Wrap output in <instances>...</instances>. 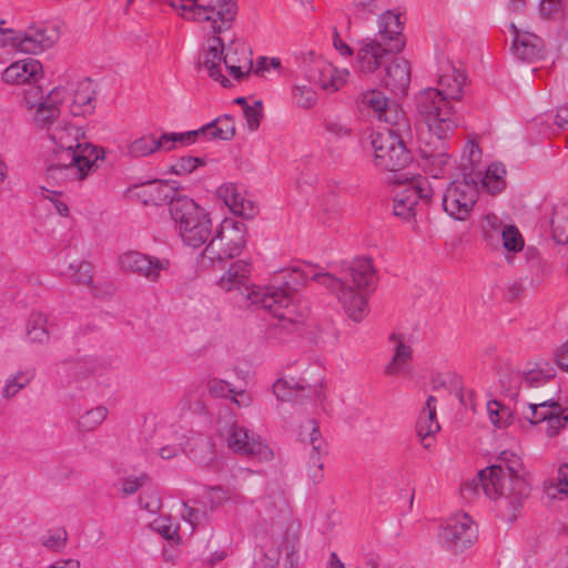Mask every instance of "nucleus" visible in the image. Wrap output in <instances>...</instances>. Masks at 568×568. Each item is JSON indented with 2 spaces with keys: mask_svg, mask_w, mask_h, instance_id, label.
Returning a JSON list of instances; mask_svg holds the SVG:
<instances>
[{
  "mask_svg": "<svg viewBox=\"0 0 568 568\" xmlns=\"http://www.w3.org/2000/svg\"><path fill=\"white\" fill-rule=\"evenodd\" d=\"M45 99L43 98V91L39 85H30L23 92V103L24 105L32 110L38 109L44 104Z\"/></svg>",
  "mask_w": 568,
  "mask_h": 568,
  "instance_id": "obj_64",
  "label": "nucleus"
},
{
  "mask_svg": "<svg viewBox=\"0 0 568 568\" xmlns=\"http://www.w3.org/2000/svg\"><path fill=\"white\" fill-rule=\"evenodd\" d=\"M479 489L497 503L508 520H515L530 494V483L520 456L503 450L496 464L480 470L476 478L464 485L463 494H477Z\"/></svg>",
  "mask_w": 568,
  "mask_h": 568,
  "instance_id": "obj_3",
  "label": "nucleus"
},
{
  "mask_svg": "<svg viewBox=\"0 0 568 568\" xmlns=\"http://www.w3.org/2000/svg\"><path fill=\"white\" fill-rule=\"evenodd\" d=\"M52 323L50 318L41 312H33L29 316L26 325V335L30 343L47 344L52 334Z\"/></svg>",
  "mask_w": 568,
  "mask_h": 568,
  "instance_id": "obj_32",
  "label": "nucleus"
},
{
  "mask_svg": "<svg viewBox=\"0 0 568 568\" xmlns=\"http://www.w3.org/2000/svg\"><path fill=\"white\" fill-rule=\"evenodd\" d=\"M7 53L17 50L28 54H39L53 47L59 39V30L55 26L45 22L30 24L24 31L12 29Z\"/></svg>",
  "mask_w": 568,
  "mask_h": 568,
  "instance_id": "obj_12",
  "label": "nucleus"
},
{
  "mask_svg": "<svg viewBox=\"0 0 568 568\" xmlns=\"http://www.w3.org/2000/svg\"><path fill=\"white\" fill-rule=\"evenodd\" d=\"M390 101L377 90H369L362 93L359 98V104L363 109H367L368 113L377 118L381 112L385 111V108Z\"/></svg>",
  "mask_w": 568,
  "mask_h": 568,
  "instance_id": "obj_44",
  "label": "nucleus"
},
{
  "mask_svg": "<svg viewBox=\"0 0 568 568\" xmlns=\"http://www.w3.org/2000/svg\"><path fill=\"white\" fill-rule=\"evenodd\" d=\"M399 53L381 40L367 37L358 41L355 68L362 74H373L385 67L390 57Z\"/></svg>",
  "mask_w": 568,
  "mask_h": 568,
  "instance_id": "obj_17",
  "label": "nucleus"
},
{
  "mask_svg": "<svg viewBox=\"0 0 568 568\" xmlns=\"http://www.w3.org/2000/svg\"><path fill=\"white\" fill-rule=\"evenodd\" d=\"M205 141H230L235 135V121L232 115L224 114L201 126Z\"/></svg>",
  "mask_w": 568,
  "mask_h": 568,
  "instance_id": "obj_34",
  "label": "nucleus"
},
{
  "mask_svg": "<svg viewBox=\"0 0 568 568\" xmlns=\"http://www.w3.org/2000/svg\"><path fill=\"white\" fill-rule=\"evenodd\" d=\"M481 161V149L474 141H468L460 156L459 169L462 176L474 178L478 172Z\"/></svg>",
  "mask_w": 568,
  "mask_h": 568,
  "instance_id": "obj_39",
  "label": "nucleus"
},
{
  "mask_svg": "<svg viewBox=\"0 0 568 568\" xmlns=\"http://www.w3.org/2000/svg\"><path fill=\"white\" fill-rule=\"evenodd\" d=\"M106 364L104 358L97 355H84L70 364V371L75 379H84L101 372Z\"/></svg>",
  "mask_w": 568,
  "mask_h": 568,
  "instance_id": "obj_35",
  "label": "nucleus"
},
{
  "mask_svg": "<svg viewBox=\"0 0 568 568\" xmlns=\"http://www.w3.org/2000/svg\"><path fill=\"white\" fill-rule=\"evenodd\" d=\"M292 97L294 103L302 109H310L317 102V94L310 85H294Z\"/></svg>",
  "mask_w": 568,
  "mask_h": 568,
  "instance_id": "obj_52",
  "label": "nucleus"
},
{
  "mask_svg": "<svg viewBox=\"0 0 568 568\" xmlns=\"http://www.w3.org/2000/svg\"><path fill=\"white\" fill-rule=\"evenodd\" d=\"M550 223L555 241L559 244L568 243V207L565 205L555 207Z\"/></svg>",
  "mask_w": 568,
  "mask_h": 568,
  "instance_id": "obj_43",
  "label": "nucleus"
},
{
  "mask_svg": "<svg viewBox=\"0 0 568 568\" xmlns=\"http://www.w3.org/2000/svg\"><path fill=\"white\" fill-rule=\"evenodd\" d=\"M423 171L434 179L445 178L456 169V160H454L446 151L445 144L442 142V150L433 152L428 149H420Z\"/></svg>",
  "mask_w": 568,
  "mask_h": 568,
  "instance_id": "obj_25",
  "label": "nucleus"
},
{
  "mask_svg": "<svg viewBox=\"0 0 568 568\" xmlns=\"http://www.w3.org/2000/svg\"><path fill=\"white\" fill-rule=\"evenodd\" d=\"M305 389L303 379L278 378L273 384V393L280 400H293L297 398L298 392Z\"/></svg>",
  "mask_w": 568,
  "mask_h": 568,
  "instance_id": "obj_42",
  "label": "nucleus"
},
{
  "mask_svg": "<svg viewBox=\"0 0 568 568\" xmlns=\"http://www.w3.org/2000/svg\"><path fill=\"white\" fill-rule=\"evenodd\" d=\"M523 415L532 425L546 422V433L549 437L556 436L568 424V406L554 399L538 404L529 403Z\"/></svg>",
  "mask_w": 568,
  "mask_h": 568,
  "instance_id": "obj_16",
  "label": "nucleus"
},
{
  "mask_svg": "<svg viewBox=\"0 0 568 568\" xmlns=\"http://www.w3.org/2000/svg\"><path fill=\"white\" fill-rule=\"evenodd\" d=\"M265 515L270 520L285 521L290 517V501L283 491H275L262 500Z\"/></svg>",
  "mask_w": 568,
  "mask_h": 568,
  "instance_id": "obj_36",
  "label": "nucleus"
},
{
  "mask_svg": "<svg viewBox=\"0 0 568 568\" xmlns=\"http://www.w3.org/2000/svg\"><path fill=\"white\" fill-rule=\"evenodd\" d=\"M193 458L201 465H209L214 460V452L211 443L206 439H200L192 450Z\"/></svg>",
  "mask_w": 568,
  "mask_h": 568,
  "instance_id": "obj_62",
  "label": "nucleus"
},
{
  "mask_svg": "<svg viewBox=\"0 0 568 568\" xmlns=\"http://www.w3.org/2000/svg\"><path fill=\"white\" fill-rule=\"evenodd\" d=\"M67 98V90L64 88H54L45 98L44 104L38 108L33 115V121L38 126L53 128L54 121L60 115L59 104Z\"/></svg>",
  "mask_w": 568,
  "mask_h": 568,
  "instance_id": "obj_27",
  "label": "nucleus"
},
{
  "mask_svg": "<svg viewBox=\"0 0 568 568\" xmlns=\"http://www.w3.org/2000/svg\"><path fill=\"white\" fill-rule=\"evenodd\" d=\"M415 111L417 119L439 141L448 139L460 123V119L452 105V100L442 95L434 88H426L416 93Z\"/></svg>",
  "mask_w": 568,
  "mask_h": 568,
  "instance_id": "obj_7",
  "label": "nucleus"
},
{
  "mask_svg": "<svg viewBox=\"0 0 568 568\" xmlns=\"http://www.w3.org/2000/svg\"><path fill=\"white\" fill-rule=\"evenodd\" d=\"M250 275V265L244 261H236L234 262L230 268L223 274V276L219 281V285L221 288L225 291H232V290H240V295L242 303L244 305H248L246 298L243 296V292L247 286H244L245 281L247 280ZM254 285H251L250 287H253Z\"/></svg>",
  "mask_w": 568,
  "mask_h": 568,
  "instance_id": "obj_29",
  "label": "nucleus"
},
{
  "mask_svg": "<svg viewBox=\"0 0 568 568\" xmlns=\"http://www.w3.org/2000/svg\"><path fill=\"white\" fill-rule=\"evenodd\" d=\"M164 150L170 151L174 148L175 143L189 145L197 140H204V133L201 132V128L183 133H163Z\"/></svg>",
  "mask_w": 568,
  "mask_h": 568,
  "instance_id": "obj_49",
  "label": "nucleus"
},
{
  "mask_svg": "<svg viewBox=\"0 0 568 568\" xmlns=\"http://www.w3.org/2000/svg\"><path fill=\"white\" fill-rule=\"evenodd\" d=\"M438 539L447 549L462 552L477 539V529L467 514H456L442 525Z\"/></svg>",
  "mask_w": 568,
  "mask_h": 568,
  "instance_id": "obj_15",
  "label": "nucleus"
},
{
  "mask_svg": "<svg viewBox=\"0 0 568 568\" xmlns=\"http://www.w3.org/2000/svg\"><path fill=\"white\" fill-rule=\"evenodd\" d=\"M436 402L435 396H428L416 424L417 435L425 447H429V444L426 443L427 438L440 429L436 419Z\"/></svg>",
  "mask_w": 568,
  "mask_h": 568,
  "instance_id": "obj_31",
  "label": "nucleus"
},
{
  "mask_svg": "<svg viewBox=\"0 0 568 568\" xmlns=\"http://www.w3.org/2000/svg\"><path fill=\"white\" fill-rule=\"evenodd\" d=\"M433 190L426 179H417L395 194L394 214L405 221L413 220L430 202Z\"/></svg>",
  "mask_w": 568,
  "mask_h": 568,
  "instance_id": "obj_14",
  "label": "nucleus"
},
{
  "mask_svg": "<svg viewBox=\"0 0 568 568\" xmlns=\"http://www.w3.org/2000/svg\"><path fill=\"white\" fill-rule=\"evenodd\" d=\"M68 532L64 528H58L43 536L42 545L53 552H60L67 546Z\"/></svg>",
  "mask_w": 568,
  "mask_h": 568,
  "instance_id": "obj_56",
  "label": "nucleus"
},
{
  "mask_svg": "<svg viewBox=\"0 0 568 568\" xmlns=\"http://www.w3.org/2000/svg\"><path fill=\"white\" fill-rule=\"evenodd\" d=\"M42 74L40 61L27 58L11 63L2 72V80L7 84L18 85L36 82Z\"/></svg>",
  "mask_w": 568,
  "mask_h": 568,
  "instance_id": "obj_23",
  "label": "nucleus"
},
{
  "mask_svg": "<svg viewBox=\"0 0 568 568\" xmlns=\"http://www.w3.org/2000/svg\"><path fill=\"white\" fill-rule=\"evenodd\" d=\"M68 274L80 284H90L92 281V266L84 261L70 263Z\"/></svg>",
  "mask_w": 568,
  "mask_h": 568,
  "instance_id": "obj_58",
  "label": "nucleus"
},
{
  "mask_svg": "<svg viewBox=\"0 0 568 568\" xmlns=\"http://www.w3.org/2000/svg\"><path fill=\"white\" fill-rule=\"evenodd\" d=\"M293 284L314 281L333 293L342 304L346 315L356 323L368 313V295L375 290L376 271L369 257H356L338 271L324 272L315 265L292 270Z\"/></svg>",
  "mask_w": 568,
  "mask_h": 568,
  "instance_id": "obj_1",
  "label": "nucleus"
},
{
  "mask_svg": "<svg viewBox=\"0 0 568 568\" xmlns=\"http://www.w3.org/2000/svg\"><path fill=\"white\" fill-rule=\"evenodd\" d=\"M94 89L90 79H83L77 83V88L73 92L72 103L70 105V112L74 116H84L92 113L94 105Z\"/></svg>",
  "mask_w": 568,
  "mask_h": 568,
  "instance_id": "obj_30",
  "label": "nucleus"
},
{
  "mask_svg": "<svg viewBox=\"0 0 568 568\" xmlns=\"http://www.w3.org/2000/svg\"><path fill=\"white\" fill-rule=\"evenodd\" d=\"M466 83V75L462 70H458L450 62H445L439 68L437 88L442 95L453 100H459L462 97L463 88Z\"/></svg>",
  "mask_w": 568,
  "mask_h": 568,
  "instance_id": "obj_26",
  "label": "nucleus"
},
{
  "mask_svg": "<svg viewBox=\"0 0 568 568\" xmlns=\"http://www.w3.org/2000/svg\"><path fill=\"white\" fill-rule=\"evenodd\" d=\"M374 151V165L386 171H399L412 161L410 151L405 146L403 136L394 130H383L371 134Z\"/></svg>",
  "mask_w": 568,
  "mask_h": 568,
  "instance_id": "obj_10",
  "label": "nucleus"
},
{
  "mask_svg": "<svg viewBox=\"0 0 568 568\" xmlns=\"http://www.w3.org/2000/svg\"><path fill=\"white\" fill-rule=\"evenodd\" d=\"M119 265L122 271L136 274L146 281L156 283L161 273L170 267L166 258L130 251L119 257Z\"/></svg>",
  "mask_w": 568,
  "mask_h": 568,
  "instance_id": "obj_18",
  "label": "nucleus"
},
{
  "mask_svg": "<svg viewBox=\"0 0 568 568\" xmlns=\"http://www.w3.org/2000/svg\"><path fill=\"white\" fill-rule=\"evenodd\" d=\"M389 361L384 367L387 376H403L412 372L413 346L407 335L393 332L388 336Z\"/></svg>",
  "mask_w": 568,
  "mask_h": 568,
  "instance_id": "obj_19",
  "label": "nucleus"
},
{
  "mask_svg": "<svg viewBox=\"0 0 568 568\" xmlns=\"http://www.w3.org/2000/svg\"><path fill=\"white\" fill-rule=\"evenodd\" d=\"M506 225L503 221L494 213H488L483 222V235L485 241L490 246H497L499 244V236Z\"/></svg>",
  "mask_w": 568,
  "mask_h": 568,
  "instance_id": "obj_47",
  "label": "nucleus"
},
{
  "mask_svg": "<svg viewBox=\"0 0 568 568\" xmlns=\"http://www.w3.org/2000/svg\"><path fill=\"white\" fill-rule=\"evenodd\" d=\"M523 384L528 388H538L548 383L551 375L546 374L542 369L532 368L523 374Z\"/></svg>",
  "mask_w": 568,
  "mask_h": 568,
  "instance_id": "obj_60",
  "label": "nucleus"
},
{
  "mask_svg": "<svg viewBox=\"0 0 568 568\" xmlns=\"http://www.w3.org/2000/svg\"><path fill=\"white\" fill-rule=\"evenodd\" d=\"M503 247L507 252H520L524 248V239L515 225H506L499 236Z\"/></svg>",
  "mask_w": 568,
  "mask_h": 568,
  "instance_id": "obj_51",
  "label": "nucleus"
},
{
  "mask_svg": "<svg viewBox=\"0 0 568 568\" xmlns=\"http://www.w3.org/2000/svg\"><path fill=\"white\" fill-rule=\"evenodd\" d=\"M159 150H164L163 135L156 139L153 134H145L130 142L126 153L131 158H144Z\"/></svg>",
  "mask_w": 568,
  "mask_h": 568,
  "instance_id": "obj_37",
  "label": "nucleus"
},
{
  "mask_svg": "<svg viewBox=\"0 0 568 568\" xmlns=\"http://www.w3.org/2000/svg\"><path fill=\"white\" fill-rule=\"evenodd\" d=\"M205 506L212 514L217 507L222 506L227 499L229 494L222 487H212L205 493Z\"/></svg>",
  "mask_w": 568,
  "mask_h": 568,
  "instance_id": "obj_59",
  "label": "nucleus"
},
{
  "mask_svg": "<svg viewBox=\"0 0 568 568\" xmlns=\"http://www.w3.org/2000/svg\"><path fill=\"white\" fill-rule=\"evenodd\" d=\"M197 67L224 88L232 87V80L242 81L250 75L253 60L246 45L240 39H232L227 44L220 36L206 40L199 55Z\"/></svg>",
  "mask_w": 568,
  "mask_h": 568,
  "instance_id": "obj_5",
  "label": "nucleus"
},
{
  "mask_svg": "<svg viewBox=\"0 0 568 568\" xmlns=\"http://www.w3.org/2000/svg\"><path fill=\"white\" fill-rule=\"evenodd\" d=\"M197 67L224 88L232 87V80L242 81L250 75L253 60L246 45L240 39H232L227 44L220 36L206 40L199 55Z\"/></svg>",
  "mask_w": 568,
  "mask_h": 568,
  "instance_id": "obj_4",
  "label": "nucleus"
},
{
  "mask_svg": "<svg viewBox=\"0 0 568 568\" xmlns=\"http://www.w3.org/2000/svg\"><path fill=\"white\" fill-rule=\"evenodd\" d=\"M243 113L250 131L258 129L261 119L263 116V106L261 101H255L252 105L245 104Z\"/></svg>",
  "mask_w": 568,
  "mask_h": 568,
  "instance_id": "obj_61",
  "label": "nucleus"
},
{
  "mask_svg": "<svg viewBox=\"0 0 568 568\" xmlns=\"http://www.w3.org/2000/svg\"><path fill=\"white\" fill-rule=\"evenodd\" d=\"M376 119L381 122H384L385 124H388L389 128L386 130H394L398 133V135H402L409 129L404 112L399 110V108L393 102H389L385 108V111L381 112Z\"/></svg>",
  "mask_w": 568,
  "mask_h": 568,
  "instance_id": "obj_41",
  "label": "nucleus"
},
{
  "mask_svg": "<svg viewBox=\"0 0 568 568\" xmlns=\"http://www.w3.org/2000/svg\"><path fill=\"white\" fill-rule=\"evenodd\" d=\"M514 36L511 50L515 57L523 61L532 62L542 57L544 42L535 33L510 26Z\"/></svg>",
  "mask_w": 568,
  "mask_h": 568,
  "instance_id": "obj_22",
  "label": "nucleus"
},
{
  "mask_svg": "<svg viewBox=\"0 0 568 568\" xmlns=\"http://www.w3.org/2000/svg\"><path fill=\"white\" fill-rule=\"evenodd\" d=\"M506 169L501 163H491L483 174L481 170L475 173L474 178L477 181V186L480 183L483 190L489 194H497L506 186Z\"/></svg>",
  "mask_w": 568,
  "mask_h": 568,
  "instance_id": "obj_33",
  "label": "nucleus"
},
{
  "mask_svg": "<svg viewBox=\"0 0 568 568\" xmlns=\"http://www.w3.org/2000/svg\"><path fill=\"white\" fill-rule=\"evenodd\" d=\"M217 196L237 216L253 219L258 213V206L245 190L233 183H224L217 189Z\"/></svg>",
  "mask_w": 568,
  "mask_h": 568,
  "instance_id": "obj_20",
  "label": "nucleus"
},
{
  "mask_svg": "<svg viewBox=\"0 0 568 568\" xmlns=\"http://www.w3.org/2000/svg\"><path fill=\"white\" fill-rule=\"evenodd\" d=\"M106 416V407L97 406L80 416L78 422L79 428L83 432H92L104 422Z\"/></svg>",
  "mask_w": 568,
  "mask_h": 568,
  "instance_id": "obj_48",
  "label": "nucleus"
},
{
  "mask_svg": "<svg viewBox=\"0 0 568 568\" xmlns=\"http://www.w3.org/2000/svg\"><path fill=\"white\" fill-rule=\"evenodd\" d=\"M170 215L184 245L199 248L212 235V220L209 212L193 199L182 195L170 203Z\"/></svg>",
  "mask_w": 568,
  "mask_h": 568,
  "instance_id": "obj_8",
  "label": "nucleus"
},
{
  "mask_svg": "<svg viewBox=\"0 0 568 568\" xmlns=\"http://www.w3.org/2000/svg\"><path fill=\"white\" fill-rule=\"evenodd\" d=\"M378 32L372 37L378 39L383 44H387L393 50L402 51L405 47V38L403 34L404 22L400 13L392 10L385 11L377 20Z\"/></svg>",
  "mask_w": 568,
  "mask_h": 568,
  "instance_id": "obj_21",
  "label": "nucleus"
},
{
  "mask_svg": "<svg viewBox=\"0 0 568 568\" xmlns=\"http://www.w3.org/2000/svg\"><path fill=\"white\" fill-rule=\"evenodd\" d=\"M203 161L194 156H182L171 166V172L175 175L192 173Z\"/></svg>",
  "mask_w": 568,
  "mask_h": 568,
  "instance_id": "obj_63",
  "label": "nucleus"
},
{
  "mask_svg": "<svg viewBox=\"0 0 568 568\" xmlns=\"http://www.w3.org/2000/svg\"><path fill=\"white\" fill-rule=\"evenodd\" d=\"M182 505V517L185 521L190 524L192 529L207 521L211 513L207 510L206 506L204 507V509H200L194 506H189L186 503H183Z\"/></svg>",
  "mask_w": 568,
  "mask_h": 568,
  "instance_id": "obj_57",
  "label": "nucleus"
},
{
  "mask_svg": "<svg viewBox=\"0 0 568 568\" xmlns=\"http://www.w3.org/2000/svg\"><path fill=\"white\" fill-rule=\"evenodd\" d=\"M52 143L45 170L47 181L53 184H75L94 173L105 159L102 148L85 141L81 128L58 123L48 131Z\"/></svg>",
  "mask_w": 568,
  "mask_h": 568,
  "instance_id": "obj_2",
  "label": "nucleus"
},
{
  "mask_svg": "<svg viewBox=\"0 0 568 568\" xmlns=\"http://www.w3.org/2000/svg\"><path fill=\"white\" fill-rule=\"evenodd\" d=\"M499 384L506 396L516 398L523 385V375L519 371L513 368L506 369L499 376Z\"/></svg>",
  "mask_w": 568,
  "mask_h": 568,
  "instance_id": "obj_46",
  "label": "nucleus"
},
{
  "mask_svg": "<svg viewBox=\"0 0 568 568\" xmlns=\"http://www.w3.org/2000/svg\"><path fill=\"white\" fill-rule=\"evenodd\" d=\"M385 87L396 93L404 94L410 83V65L404 58L390 57L384 67V77L381 78Z\"/></svg>",
  "mask_w": 568,
  "mask_h": 568,
  "instance_id": "obj_24",
  "label": "nucleus"
},
{
  "mask_svg": "<svg viewBox=\"0 0 568 568\" xmlns=\"http://www.w3.org/2000/svg\"><path fill=\"white\" fill-rule=\"evenodd\" d=\"M546 493L550 498H556L558 495L568 496V464L559 467L556 483H549L546 486Z\"/></svg>",
  "mask_w": 568,
  "mask_h": 568,
  "instance_id": "obj_54",
  "label": "nucleus"
},
{
  "mask_svg": "<svg viewBox=\"0 0 568 568\" xmlns=\"http://www.w3.org/2000/svg\"><path fill=\"white\" fill-rule=\"evenodd\" d=\"M242 294L251 306L266 310L274 315L268 328L270 338L284 342L290 335L302 329L306 312H297L286 288L253 286L246 287Z\"/></svg>",
  "mask_w": 568,
  "mask_h": 568,
  "instance_id": "obj_6",
  "label": "nucleus"
},
{
  "mask_svg": "<svg viewBox=\"0 0 568 568\" xmlns=\"http://www.w3.org/2000/svg\"><path fill=\"white\" fill-rule=\"evenodd\" d=\"M300 435L302 437V440L308 442L311 444L312 450L310 454L325 453L324 439L314 420H310L307 425L303 427V430L301 432Z\"/></svg>",
  "mask_w": 568,
  "mask_h": 568,
  "instance_id": "obj_50",
  "label": "nucleus"
},
{
  "mask_svg": "<svg viewBox=\"0 0 568 568\" xmlns=\"http://www.w3.org/2000/svg\"><path fill=\"white\" fill-rule=\"evenodd\" d=\"M246 232L243 222L224 219L214 235H211L202 256L211 262H222L240 255L246 244Z\"/></svg>",
  "mask_w": 568,
  "mask_h": 568,
  "instance_id": "obj_9",
  "label": "nucleus"
},
{
  "mask_svg": "<svg viewBox=\"0 0 568 568\" xmlns=\"http://www.w3.org/2000/svg\"><path fill=\"white\" fill-rule=\"evenodd\" d=\"M347 69H337L331 62H318L314 78L308 82L317 84L325 91L335 92L339 90L347 80Z\"/></svg>",
  "mask_w": 568,
  "mask_h": 568,
  "instance_id": "obj_28",
  "label": "nucleus"
},
{
  "mask_svg": "<svg viewBox=\"0 0 568 568\" xmlns=\"http://www.w3.org/2000/svg\"><path fill=\"white\" fill-rule=\"evenodd\" d=\"M487 410L491 423L497 427L503 428L510 423L511 412L499 402L489 400L487 403Z\"/></svg>",
  "mask_w": 568,
  "mask_h": 568,
  "instance_id": "obj_55",
  "label": "nucleus"
},
{
  "mask_svg": "<svg viewBox=\"0 0 568 568\" xmlns=\"http://www.w3.org/2000/svg\"><path fill=\"white\" fill-rule=\"evenodd\" d=\"M478 191L475 178L462 176L452 181L442 197L443 210L455 221L468 220L478 200Z\"/></svg>",
  "mask_w": 568,
  "mask_h": 568,
  "instance_id": "obj_11",
  "label": "nucleus"
},
{
  "mask_svg": "<svg viewBox=\"0 0 568 568\" xmlns=\"http://www.w3.org/2000/svg\"><path fill=\"white\" fill-rule=\"evenodd\" d=\"M221 437L235 454L254 457L260 460L273 458V450L262 437L236 423L221 429Z\"/></svg>",
  "mask_w": 568,
  "mask_h": 568,
  "instance_id": "obj_13",
  "label": "nucleus"
},
{
  "mask_svg": "<svg viewBox=\"0 0 568 568\" xmlns=\"http://www.w3.org/2000/svg\"><path fill=\"white\" fill-rule=\"evenodd\" d=\"M297 64L301 71L303 72L305 79L308 81L314 78V73L316 72L318 62H324L325 60L317 55L314 51H303L297 55Z\"/></svg>",
  "mask_w": 568,
  "mask_h": 568,
  "instance_id": "obj_53",
  "label": "nucleus"
},
{
  "mask_svg": "<svg viewBox=\"0 0 568 568\" xmlns=\"http://www.w3.org/2000/svg\"><path fill=\"white\" fill-rule=\"evenodd\" d=\"M175 190L169 183L154 180L143 185V195L145 196V203H152L160 205L169 201V204L174 197Z\"/></svg>",
  "mask_w": 568,
  "mask_h": 568,
  "instance_id": "obj_38",
  "label": "nucleus"
},
{
  "mask_svg": "<svg viewBox=\"0 0 568 568\" xmlns=\"http://www.w3.org/2000/svg\"><path fill=\"white\" fill-rule=\"evenodd\" d=\"M34 377V373L31 369H21L14 374L9 375L2 387V397L4 399L13 398L20 390L26 388Z\"/></svg>",
  "mask_w": 568,
  "mask_h": 568,
  "instance_id": "obj_40",
  "label": "nucleus"
},
{
  "mask_svg": "<svg viewBox=\"0 0 568 568\" xmlns=\"http://www.w3.org/2000/svg\"><path fill=\"white\" fill-rule=\"evenodd\" d=\"M526 265L531 273V282L539 284L542 276L548 273L546 263L535 247L528 246L525 251Z\"/></svg>",
  "mask_w": 568,
  "mask_h": 568,
  "instance_id": "obj_45",
  "label": "nucleus"
}]
</instances>
